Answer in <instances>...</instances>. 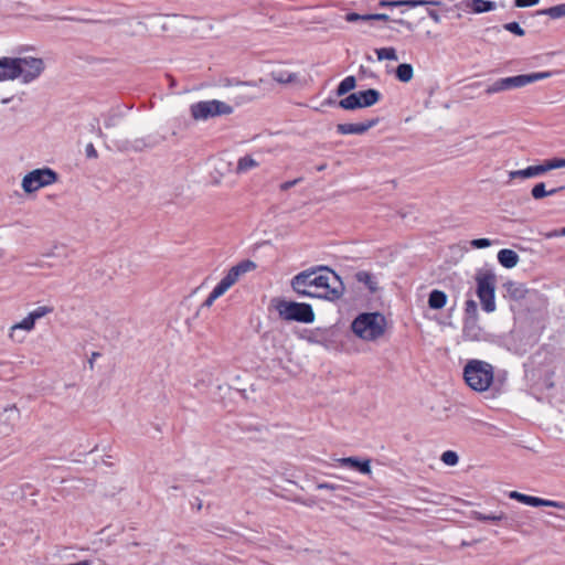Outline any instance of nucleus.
<instances>
[{"label":"nucleus","instance_id":"obj_37","mask_svg":"<svg viewBox=\"0 0 565 565\" xmlns=\"http://www.w3.org/2000/svg\"><path fill=\"white\" fill-rule=\"evenodd\" d=\"M440 459L447 466H456L459 461L457 452L452 450L444 451Z\"/></svg>","mask_w":565,"mask_h":565},{"label":"nucleus","instance_id":"obj_63","mask_svg":"<svg viewBox=\"0 0 565 565\" xmlns=\"http://www.w3.org/2000/svg\"><path fill=\"white\" fill-rule=\"evenodd\" d=\"M97 134H98V136H102V135H103V132H102V130H100V129H98Z\"/></svg>","mask_w":565,"mask_h":565},{"label":"nucleus","instance_id":"obj_59","mask_svg":"<svg viewBox=\"0 0 565 565\" xmlns=\"http://www.w3.org/2000/svg\"><path fill=\"white\" fill-rule=\"evenodd\" d=\"M454 9H455L454 7H451V8H445V11H446V12H449V11H452Z\"/></svg>","mask_w":565,"mask_h":565},{"label":"nucleus","instance_id":"obj_61","mask_svg":"<svg viewBox=\"0 0 565 565\" xmlns=\"http://www.w3.org/2000/svg\"><path fill=\"white\" fill-rule=\"evenodd\" d=\"M196 507H198L199 509H201V508H202V503H201V502H200V503H196Z\"/></svg>","mask_w":565,"mask_h":565},{"label":"nucleus","instance_id":"obj_43","mask_svg":"<svg viewBox=\"0 0 565 565\" xmlns=\"http://www.w3.org/2000/svg\"><path fill=\"white\" fill-rule=\"evenodd\" d=\"M471 246L473 248H487L491 246V241L489 238H476L471 241Z\"/></svg>","mask_w":565,"mask_h":565},{"label":"nucleus","instance_id":"obj_39","mask_svg":"<svg viewBox=\"0 0 565 565\" xmlns=\"http://www.w3.org/2000/svg\"><path fill=\"white\" fill-rule=\"evenodd\" d=\"M223 295H224V292L217 286H215L214 289L211 291V294L207 296V298L202 303V307H207V308L211 307L213 305V302Z\"/></svg>","mask_w":565,"mask_h":565},{"label":"nucleus","instance_id":"obj_52","mask_svg":"<svg viewBox=\"0 0 565 565\" xmlns=\"http://www.w3.org/2000/svg\"><path fill=\"white\" fill-rule=\"evenodd\" d=\"M427 14L435 23H439L441 21L439 13L434 9L427 8Z\"/></svg>","mask_w":565,"mask_h":565},{"label":"nucleus","instance_id":"obj_4","mask_svg":"<svg viewBox=\"0 0 565 565\" xmlns=\"http://www.w3.org/2000/svg\"><path fill=\"white\" fill-rule=\"evenodd\" d=\"M271 306L278 312L279 317L286 321H296L300 323H312L315 312L312 306L306 302L288 301L284 298H274Z\"/></svg>","mask_w":565,"mask_h":565},{"label":"nucleus","instance_id":"obj_31","mask_svg":"<svg viewBox=\"0 0 565 565\" xmlns=\"http://www.w3.org/2000/svg\"><path fill=\"white\" fill-rule=\"evenodd\" d=\"M509 498L531 507H536V503H539L537 497L527 495L518 491H510Z\"/></svg>","mask_w":565,"mask_h":565},{"label":"nucleus","instance_id":"obj_22","mask_svg":"<svg viewBox=\"0 0 565 565\" xmlns=\"http://www.w3.org/2000/svg\"><path fill=\"white\" fill-rule=\"evenodd\" d=\"M564 188L565 186H559V188H554V189H551V190H546L545 183L544 182H540V183H536L532 188L531 194H532V196L535 200H541V199H543L545 196L556 194L557 192L562 191Z\"/></svg>","mask_w":565,"mask_h":565},{"label":"nucleus","instance_id":"obj_7","mask_svg":"<svg viewBox=\"0 0 565 565\" xmlns=\"http://www.w3.org/2000/svg\"><path fill=\"white\" fill-rule=\"evenodd\" d=\"M190 111L195 120H206L215 116L230 115L233 113V107L224 102L212 99L192 104Z\"/></svg>","mask_w":565,"mask_h":565},{"label":"nucleus","instance_id":"obj_6","mask_svg":"<svg viewBox=\"0 0 565 565\" xmlns=\"http://www.w3.org/2000/svg\"><path fill=\"white\" fill-rule=\"evenodd\" d=\"M477 281V296L481 302L482 309L490 313L495 310V275L487 271L479 274L476 277Z\"/></svg>","mask_w":565,"mask_h":565},{"label":"nucleus","instance_id":"obj_47","mask_svg":"<svg viewBox=\"0 0 565 565\" xmlns=\"http://www.w3.org/2000/svg\"><path fill=\"white\" fill-rule=\"evenodd\" d=\"M317 489L335 491V490L342 489V486L335 484V483H329V482H320V483H317Z\"/></svg>","mask_w":565,"mask_h":565},{"label":"nucleus","instance_id":"obj_41","mask_svg":"<svg viewBox=\"0 0 565 565\" xmlns=\"http://www.w3.org/2000/svg\"><path fill=\"white\" fill-rule=\"evenodd\" d=\"M503 28L518 36H523L525 33L518 22L505 23Z\"/></svg>","mask_w":565,"mask_h":565},{"label":"nucleus","instance_id":"obj_54","mask_svg":"<svg viewBox=\"0 0 565 565\" xmlns=\"http://www.w3.org/2000/svg\"><path fill=\"white\" fill-rule=\"evenodd\" d=\"M370 18V21L371 20H382V21H387L390 19V17L385 13H372V14H369Z\"/></svg>","mask_w":565,"mask_h":565},{"label":"nucleus","instance_id":"obj_36","mask_svg":"<svg viewBox=\"0 0 565 565\" xmlns=\"http://www.w3.org/2000/svg\"><path fill=\"white\" fill-rule=\"evenodd\" d=\"M53 310L54 308L51 306H40L35 308L33 311H31L29 315L36 321L43 318L44 316L52 313Z\"/></svg>","mask_w":565,"mask_h":565},{"label":"nucleus","instance_id":"obj_35","mask_svg":"<svg viewBox=\"0 0 565 565\" xmlns=\"http://www.w3.org/2000/svg\"><path fill=\"white\" fill-rule=\"evenodd\" d=\"M543 166L545 168L544 169L545 173L553 169L565 168V158H553V159L544 160Z\"/></svg>","mask_w":565,"mask_h":565},{"label":"nucleus","instance_id":"obj_50","mask_svg":"<svg viewBox=\"0 0 565 565\" xmlns=\"http://www.w3.org/2000/svg\"><path fill=\"white\" fill-rule=\"evenodd\" d=\"M85 153H86V157H87V158L96 159V158L98 157V152H97V150L95 149V147H94V145H93V143H88V145H86Z\"/></svg>","mask_w":565,"mask_h":565},{"label":"nucleus","instance_id":"obj_28","mask_svg":"<svg viewBox=\"0 0 565 565\" xmlns=\"http://www.w3.org/2000/svg\"><path fill=\"white\" fill-rule=\"evenodd\" d=\"M355 86H356V79L354 76L350 75V76H347L345 78H343L339 83L335 93L338 96H344L350 90L354 89Z\"/></svg>","mask_w":565,"mask_h":565},{"label":"nucleus","instance_id":"obj_13","mask_svg":"<svg viewBox=\"0 0 565 565\" xmlns=\"http://www.w3.org/2000/svg\"><path fill=\"white\" fill-rule=\"evenodd\" d=\"M20 418V412L15 405L6 407L0 415V434L10 435Z\"/></svg>","mask_w":565,"mask_h":565},{"label":"nucleus","instance_id":"obj_51","mask_svg":"<svg viewBox=\"0 0 565 565\" xmlns=\"http://www.w3.org/2000/svg\"><path fill=\"white\" fill-rule=\"evenodd\" d=\"M394 22L399 24V25H402V26H404L406 30H408L411 32L415 30V25L412 22L407 21V20L396 19V20H394Z\"/></svg>","mask_w":565,"mask_h":565},{"label":"nucleus","instance_id":"obj_8","mask_svg":"<svg viewBox=\"0 0 565 565\" xmlns=\"http://www.w3.org/2000/svg\"><path fill=\"white\" fill-rule=\"evenodd\" d=\"M57 180V173L50 168L34 169L22 179V189L25 193H33L41 188L51 185Z\"/></svg>","mask_w":565,"mask_h":565},{"label":"nucleus","instance_id":"obj_60","mask_svg":"<svg viewBox=\"0 0 565 565\" xmlns=\"http://www.w3.org/2000/svg\"><path fill=\"white\" fill-rule=\"evenodd\" d=\"M324 169V166H319L318 170L321 171Z\"/></svg>","mask_w":565,"mask_h":565},{"label":"nucleus","instance_id":"obj_24","mask_svg":"<svg viewBox=\"0 0 565 565\" xmlns=\"http://www.w3.org/2000/svg\"><path fill=\"white\" fill-rule=\"evenodd\" d=\"M396 78L402 83H408L414 76L413 66L408 63L399 64L395 71Z\"/></svg>","mask_w":565,"mask_h":565},{"label":"nucleus","instance_id":"obj_45","mask_svg":"<svg viewBox=\"0 0 565 565\" xmlns=\"http://www.w3.org/2000/svg\"><path fill=\"white\" fill-rule=\"evenodd\" d=\"M119 121V116L117 114H108L106 117H105V127L106 128H113L115 126H117Z\"/></svg>","mask_w":565,"mask_h":565},{"label":"nucleus","instance_id":"obj_19","mask_svg":"<svg viewBox=\"0 0 565 565\" xmlns=\"http://www.w3.org/2000/svg\"><path fill=\"white\" fill-rule=\"evenodd\" d=\"M360 99L361 108L375 105L382 97L377 89L369 88L366 90L356 92Z\"/></svg>","mask_w":565,"mask_h":565},{"label":"nucleus","instance_id":"obj_57","mask_svg":"<svg viewBox=\"0 0 565 565\" xmlns=\"http://www.w3.org/2000/svg\"><path fill=\"white\" fill-rule=\"evenodd\" d=\"M100 356V353L99 352H93L92 353V356L90 359L88 360V365H89V369L93 370L94 369V362L95 360Z\"/></svg>","mask_w":565,"mask_h":565},{"label":"nucleus","instance_id":"obj_56","mask_svg":"<svg viewBox=\"0 0 565 565\" xmlns=\"http://www.w3.org/2000/svg\"><path fill=\"white\" fill-rule=\"evenodd\" d=\"M398 4L409 7V8H416V0H398Z\"/></svg>","mask_w":565,"mask_h":565},{"label":"nucleus","instance_id":"obj_49","mask_svg":"<svg viewBox=\"0 0 565 565\" xmlns=\"http://www.w3.org/2000/svg\"><path fill=\"white\" fill-rule=\"evenodd\" d=\"M301 181H302L301 178H297L295 180H290V181H286V182L281 183L279 188H280L281 191H287V190L291 189L292 186H295L296 184H298Z\"/></svg>","mask_w":565,"mask_h":565},{"label":"nucleus","instance_id":"obj_12","mask_svg":"<svg viewBox=\"0 0 565 565\" xmlns=\"http://www.w3.org/2000/svg\"><path fill=\"white\" fill-rule=\"evenodd\" d=\"M162 141L163 137L159 135H148L146 137L136 138L132 141H126L124 149L140 152L145 149H152L160 145Z\"/></svg>","mask_w":565,"mask_h":565},{"label":"nucleus","instance_id":"obj_3","mask_svg":"<svg viewBox=\"0 0 565 565\" xmlns=\"http://www.w3.org/2000/svg\"><path fill=\"white\" fill-rule=\"evenodd\" d=\"M467 385L476 392H484L493 383V366L482 360H470L463 367Z\"/></svg>","mask_w":565,"mask_h":565},{"label":"nucleus","instance_id":"obj_44","mask_svg":"<svg viewBox=\"0 0 565 565\" xmlns=\"http://www.w3.org/2000/svg\"><path fill=\"white\" fill-rule=\"evenodd\" d=\"M458 11L472 12L471 0H462L454 6Z\"/></svg>","mask_w":565,"mask_h":565},{"label":"nucleus","instance_id":"obj_40","mask_svg":"<svg viewBox=\"0 0 565 565\" xmlns=\"http://www.w3.org/2000/svg\"><path fill=\"white\" fill-rule=\"evenodd\" d=\"M539 503H536V507H552L556 509H565V502L562 501H553L547 499H542L537 497Z\"/></svg>","mask_w":565,"mask_h":565},{"label":"nucleus","instance_id":"obj_55","mask_svg":"<svg viewBox=\"0 0 565 565\" xmlns=\"http://www.w3.org/2000/svg\"><path fill=\"white\" fill-rule=\"evenodd\" d=\"M398 2V0H392V1H388V0H382L380 1V7H401V4L396 3Z\"/></svg>","mask_w":565,"mask_h":565},{"label":"nucleus","instance_id":"obj_9","mask_svg":"<svg viewBox=\"0 0 565 565\" xmlns=\"http://www.w3.org/2000/svg\"><path fill=\"white\" fill-rule=\"evenodd\" d=\"M17 63L20 68L19 79L22 84L36 81L45 70V63L41 57L19 56Z\"/></svg>","mask_w":565,"mask_h":565},{"label":"nucleus","instance_id":"obj_21","mask_svg":"<svg viewBox=\"0 0 565 565\" xmlns=\"http://www.w3.org/2000/svg\"><path fill=\"white\" fill-rule=\"evenodd\" d=\"M447 302V295L438 289H434L428 297V306L430 309H441Z\"/></svg>","mask_w":565,"mask_h":565},{"label":"nucleus","instance_id":"obj_17","mask_svg":"<svg viewBox=\"0 0 565 565\" xmlns=\"http://www.w3.org/2000/svg\"><path fill=\"white\" fill-rule=\"evenodd\" d=\"M543 162L537 166H530L525 169L514 170L509 172L511 180L513 179H530L542 175L545 173Z\"/></svg>","mask_w":565,"mask_h":565},{"label":"nucleus","instance_id":"obj_25","mask_svg":"<svg viewBox=\"0 0 565 565\" xmlns=\"http://www.w3.org/2000/svg\"><path fill=\"white\" fill-rule=\"evenodd\" d=\"M256 167H258V162L253 157L244 156L238 159L235 171L237 174H241V173H245Z\"/></svg>","mask_w":565,"mask_h":565},{"label":"nucleus","instance_id":"obj_18","mask_svg":"<svg viewBox=\"0 0 565 565\" xmlns=\"http://www.w3.org/2000/svg\"><path fill=\"white\" fill-rule=\"evenodd\" d=\"M507 290L508 297L519 301L525 298L527 289L524 284L518 281H508L503 285Z\"/></svg>","mask_w":565,"mask_h":565},{"label":"nucleus","instance_id":"obj_34","mask_svg":"<svg viewBox=\"0 0 565 565\" xmlns=\"http://www.w3.org/2000/svg\"><path fill=\"white\" fill-rule=\"evenodd\" d=\"M377 58L380 61L388 60V61H397L398 56L396 50L394 47H381L375 50Z\"/></svg>","mask_w":565,"mask_h":565},{"label":"nucleus","instance_id":"obj_16","mask_svg":"<svg viewBox=\"0 0 565 565\" xmlns=\"http://www.w3.org/2000/svg\"><path fill=\"white\" fill-rule=\"evenodd\" d=\"M337 462L342 467H349V468L355 469L363 475L371 473V466H370L371 461L369 459L360 460L356 457H343V458H338Z\"/></svg>","mask_w":565,"mask_h":565},{"label":"nucleus","instance_id":"obj_58","mask_svg":"<svg viewBox=\"0 0 565 565\" xmlns=\"http://www.w3.org/2000/svg\"><path fill=\"white\" fill-rule=\"evenodd\" d=\"M10 100H11V97H9V98H4V99H2V103H3V104H7V103H9Z\"/></svg>","mask_w":565,"mask_h":565},{"label":"nucleus","instance_id":"obj_26","mask_svg":"<svg viewBox=\"0 0 565 565\" xmlns=\"http://www.w3.org/2000/svg\"><path fill=\"white\" fill-rule=\"evenodd\" d=\"M339 107L345 110H354L361 108L360 99L356 92L348 95L338 103Z\"/></svg>","mask_w":565,"mask_h":565},{"label":"nucleus","instance_id":"obj_30","mask_svg":"<svg viewBox=\"0 0 565 565\" xmlns=\"http://www.w3.org/2000/svg\"><path fill=\"white\" fill-rule=\"evenodd\" d=\"M274 81L280 84H289L296 81L297 75L288 71H275L271 73Z\"/></svg>","mask_w":565,"mask_h":565},{"label":"nucleus","instance_id":"obj_11","mask_svg":"<svg viewBox=\"0 0 565 565\" xmlns=\"http://www.w3.org/2000/svg\"><path fill=\"white\" fill-rule=\"evenodd\" d=\"M379 118H372L362 122H345L337 125V131L340 135H363L369 129L379 124Z\"/></svg>","mask_w":565,"mask_h":565},{"label":"nucleus","instance_id":"obj_42","mask_svg":"<svg viewBox=\"0 0 565 565\" xmlns=\"http://www.w3.org/2000/svg\"><path fill=\"white\" fill-rule=\"evenodd\" d=\"M369 14H359L355 12H350L345 15V20L348 22H356V21H370V18H367Z\"/></svg>","mask_w":565,"mask_h":565},{"label":"nucleus","instance_id":"obj_20","mask_svg":"<svg viewBox=\"0 0 565 565\" xmlns=\"http://www.w3.org/2000/svg\"><path fill=\"white\" fill-rule=\"evenodd\" d=\"M519 259L520 257L518 253L509 248H503L498 253V260L504 268L510 269L515 267L519 263Z\"/></svg>","mask_w":565,"mask_h":565},{"label":"nucleus","instance_id":"obj_5","mask_svg":"<svg viewBox=\"0 0 565 565\" xmlns=\"http://www.w3.org/2000/svg\"><path fill=\"white\" fill-rule=\"evenodd\" d=\"M551 76V72H536L531 74H521L511 77L499 78L486 88V94L493 95L504 90L521 88L537 81L546 79Z\"/></svg>","mask_w":565,"mask_h":565},{"label":"nucleus","instance_id":"obj_53","mask_svg":"<svg viewBox=\"0 0 565 565\" xmlns=\"http://www.w3.org/2000/svg\"><path fill=\"white\" fill-rule=\"evenodd\" d=\"M545 236L547 238L565 236V227H563L561 230H554V231H552L550 233H546Z\"/></svg>","mask_w":565,"mask_h":565},{"label":"nucleus","instance_id":"obj_33","mask_svg":"<svg viewBox=\"0 0 565 565\" xmlns=\"http://www.w3.org/2000/svg\"><path fill=\"white\" fill-rule=\"evenodd\" d=\"M542 13L550 17L551 19L565 18V3L550 7L545 10H543Z\"/></svg>","mask_w":565,"mask_h":565},{"label":"nucleus","instance_id":"obj_14","mask_svg":"<svg viewBox=\"0 0 565 565\" xmlns=\"http://www.w3.org/2000/svg\"><path fill=\"white\" fill-rule=\"evenodd\" d=\"M19 71L17 57H0V82L19 79Z\"/></svg>","mask_w":565,"mask_h":565},{"label":"nucleus","instance_id":"obj_29","mask_svg":"<svg viewBox=\"0 0 565 565\" xmlns=\"http://www.w3.org/2000/svg\"><path fill=\"white\" fill-rule=\"evenodd\" d=\"M471 518L477 520V521H480V522H487V521L499 522V521L505 520L507 515L503 512L484 514V513L479 512V511H472L471 512Z\"/></svg>","mask_w":565,"mask_h":565},{"label":"nucleus","instance_id":"obj_62","mask_svg":"<svg viewBox=\"0 0 565 565\" xmlns=\"http://www.w3.org/2000/svg\"><path fill=\"white\" fill-rule=\"evenodd\" d=\"M196 507H198L199 509H201V508H202V503H201V502H200V503H196Z\"/></svg>","mask_w":565,"mask_h":565},{"label":"nucleus","instance_id":"obj_2","mask_svg":"<svg viewBox=\"0 0 565 565\" xmlns=\"http://www.w3.org/2000/svg\"><path fill=\"white\" fill-rule=\"evenodd\" d=\"M386 319L380 312L359 315L352 322L353 333L362 340L375 341L385 332Z\"/></svg>","mask_w":565,"mask_h":565},{"label":"nucleus","instance_id":"obj_1","mask_svg":"<svg viewBox=\"0 0 565 565\" xmlns=\"http://www.w3.org/2000/svg\"><path fill=\"white\" fill-rule=\"evenodd\" d=\"M292 290L301 297L338 300L343 295L340 277L326 266H319L297 274L291 279Z\"/></svg>","mask_w":565,"mask_h":565},{"label":"nucleus","instance_id":"obj_46","mask_svg":"<svg viewBox=\"0 0 565 565\" xmlns=\"http://www.w3.org/2000/svg\"><path fill=\"white\" fill-rule=\"evenodd\" d=\"M430 6L441 7V6H444V3L441 1H438V0H416V7H427V8H429Z\"/></svg>","mask_w":565,"mask_h":565},{"label":"nucleus","instance_id":"obj_27","mask_svg":"<svg viewBox=\"0 0 565 565\" xmlns=\"http://www.w3.org/2000/svg\"><path fill=\"white\" fill-rule=\"evenodd\" d=\"M473 13H484L497 8V3L490 0H471Z\"/></svg>","mask_w":565,"mask_h":565},{"label":"nucleus","instance_id":"obj_48","mask_svg":"<svg viewBox=\"0 0 565 565\" xmlns=\"http://www.w3.org/2000/svg\"><path fill=\"white\" fill-rule=\"evenodd\" d=\"M540 0H514V4L519 8L533 7L539 3Z\"/></svg>","mask_w":565,"mask_h":565},{"label":"nucleus","instance_id":"obj_15","mask_svg":"<svg viewBox=\"0 0 565 565\" xmlns=\"http://www.w3.org/2000/svg\"><path fill=\"white\" fill-rule=\"evenodd\" d=\"M462 337L467 341H480L483 338V330L478 323V318H465Z\"/></svg>","mask_w":565,"mask_h":565},{"label":"nucleus","instance_id":"obj_23","mask_svg":"<svg viewBox=\"0 0 565 565\" xmlns=\"http://www.w3.org/2000/svg\"><path fill=\"white\" fill-rule=\"evenodd\" d=\"M356 281L363 284L367 287V289L372 292H374L377 289V282L374 278V276L366 271V270H360L355 274Z\"/></svg>","mask_w":565,"mask_h":565},{"label":"nucleus","instance_id":"obj_38","mask_svg":"<svg viewBox=\"0 0 565 565\" xmlns=\"http://www.w3.org/2000/svg\"><path fill=\"white\" fill-rule=\"evenodd\" d=\"M465 318H478L477 302L472 299L466 301Z\"/></svg>","mask_w":565,"mask_h":565},{"label":"nucleus","instance_id":"obj_32","mask_svg":"<svg viewBox=\"0 0 565 565\" xmlns=\"http://www.w3.org/2000/svg\"><path fill=\"white\" fill-rule=\"evenodd\" d=\"M35 320L30 316L28 315L24 319H22L19 323H15L14 326H12L11 328V332H10V337L13 338V333L18 330V329H22V330H25V331H31L33 330L34 328V324H35Z\"/></svg>","mask_w":565,"mask_h":565},{"label":"nucleus","instance_id":"obj_10","mask_svg":"<svg viewBox=\"0 0 565 565\" xmlns=\"http://www.w3.org/2000/svg\"><path fill=\"white\" fill-rule=\"evenodd\" d=\"M256 265L252 260H243L237 265L231 267L226 275L221 279V281L216 285L224 294L233 287L239 279V277L253 269H255Z\"/></svg>","mask_w":565,"mask_h":565}]
</instances>
